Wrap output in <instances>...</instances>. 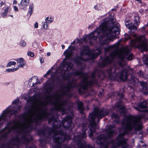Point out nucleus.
<instances>
[{
	"label": "nucleus",
	"mask_w": 148,
	"mask_h": 148,
	"mask_svg": "<svg viewBox=\"0 0 148 148\" xmlns=\"http://www.w3.org/2000/svg\"><path fill=\"white\" fill-rule=\"evenodd\" d=\"M119 26V24L110 15L108 18L104 19L99 27L90 34L84 35L82 39H75L71 43L69 49L71 48L74 49L75 47L71 46L75 42L79 44L88 43L91 45H94L96 48L90 51L88 45H83L80 47L79 49V56H76L74 59L79 69L72 73V75L73 77L79 76L82 81L78 84L76 83V79H73L72 81H70L62 88L59 94L57 93L53 95V101H65L63 99V97H70L72 96L70 91L71 88L78 87L79 93H84L88 86L97 84L95 77L97 70L93 71L90 77L87 73H84L82 71L86 67L85 61L89 59L96 58L101 53L103 45H107L110 41H113L119 38L116 35L120 31Z\"/></svg>",
	"instance_id": "nucleus-1"
},
{
	"label": "nucleus",
	"mask_w": 148,
	"mask_h": 148,
	"mask_svg": "<svg viewBox=\"0 0 148 148\" xmlns=\"http://www.w3.org/2000/svg\"><path fill=\"white\" fill-rule=\"evenodd\" d=\"M19 101L18 98L14 99L11 104L3 111L0 115V128L7 120L8 117L10 118L12 115H16L21 111V106L18 105ZM28 102H31L33 105L31 109L26 113L19 115L20 120L14 119L8 122L0 131L2 140L7 139L11 132L16 135L15 137L12 138L7 144L3 145V148H20L22 144L30 143L32 137L29 132L35 129L42 120L48 119L49 114L47 109L44 108L48 104V101L40 102L33 96L29 98Z\"/></svg>",
	"instance_id": "nucleus-2"
},
{
	"label": "nucleus",
	"mask_w": 148,
	"mask_h": 148,
	"mask_svg": "<svg viewBox=\"0 0 148 148\" xmlns=\"http://www.w3.org/2000/svg\"><path fill=\"white\" fill-rule=\"evenodd\" d=\"M122 40H119L115 44L107 48H104L106 51H111L109 55L105 58L99 64L100 67H103L112 63L114 60L116 59L118 64L120 66L119 69L115 67H111L106 71V74L112 80L116 79L124 81L126 80L129 74L133 73L132 69L127 68H124L126 64L125 59L129 60L133 58V54L130 53V50L127 47L119 49L120 43Z\"/></svg>",
	"instance_id": "nucleus-3"
},
{
	"label": "nucleus",
	"mask_w": 148,
	"mask_h": 148,
	"mask_svg": "<svg viewBox=\"0 0 148 148\" xmlns=\"http://www.w3.org/2000/svg\"><path fill=\"white\" fill-rule=\"evenodd\" d=\"M108 113V110L106 108L95 109L93 112L90 114L88 118L90 122L89 130L88 131V136L90 138L93 139V134L95 132V130L99 127L95 122V118H97L98 120H99L107 115Z\"/></svg>",
	"instance_id": "nucleus-4"
},
{
	"label": "nucleus",
	"mask_w": 148,
	"mask_h": 148,
	"mask_svg": "<svg viewBox=\"0 0 148 148\" xmlns=\"http://www.w3.org/2000/svg\"><path fill=\"white\" fill-rule=\"evenodd\" d=\"M73 53V51L71 49H67L64 52L65 58L63 60V62L60 64V69L56 71V73H58V75L64 80L68 79V77H67L66 71L70 70L73 67L71 61L70 62L68 60Z\"/></svg>",
	"instance_id": "nucleus-5"
},
{
	"label": "nucleus",
	"mask_w": 148,
	"mask_h": 148,
	"mask_svg": "<svg viewBox=\"0 0 148 148\" xmlns=\"http://www.w3.org/2000/svg\"><path fill=\"white\" fill-rule=\"evenodd\" d=\"M132 36L135 39L131 40L130 42L131 45L138 48L142 51H146L147 47V41L145 37L143 36H140L136 38V34H134L132 35L125 34V38L126 41L131 39Z\"/></svg>",
	"instance_id": "nucleus-6"
},
{
	"label": "nucleus",
	"mask_w": 148,
	"mask_h": 148,
	"mask_svg": "<svg viewBox=\"0 0 148 148\" xmlns=\"http://www.w3.org/2000/svg\"><path fill=\"white\" fill-rule=\"evenodd\" d=\"M134 23H128L129 21H128L125 22V25L127 28L131 30H137L140 23L139 17L138 16H134Z\"/></svg>",
	"instance_id": "nucleus-7"
},
{
	"label": "nucleus",
	"mask_w": 148,
	"mask_h": 148,
	"mask_svg": "<svg viewBox=\"0 0 148 148\" xmlns=\"http://www.w3.org/2000/svg\"><path fill=\"white\" fill-rule=\"evenodd\" d=\"M122 102L119 101V102L116 103L115 104V107L117 108L119 112L121 114H125L126 110L124 106L122 105Z\"/></svg>",
	"instance_id": "nucleus-8"
},
{
	"label": "nucleus",
	"mask_w": 148,
	"mask_h": 148,
	"mask_svg": "<svg viewBox=\"0 0 148 148\" xmlns=\"http://www.w3.org/2000/svg\"><path fill=\"white\" fill-rule=\"evenodd\" d=\"M53 87V83H51L49 81H48L45 83L43 88L46 93H49L51 91Z\"/></svg>",
	"instance_id": "nucleus-9"
},
{
	"label": "nucleus",
	"mask_w": 148,
	"mask_h": 148,
	"mask_svg": "<svg viewBox=\"0 0 148 148\" xmlns=\"http://www.w3.org/2000/svg\"><path fill=\"white\" fill-rule=\"evenodd\" d=\"M29 3V0H21L20 3L18 4L19 9L21 10H26Z\"/></svg>",
	"instance_id": "nucleus-10"
},
{
	"label": "nucleus",
	"mask_w": 148,
	"mask_h": 148,
	"mask_svg": "<svg viewBox=\"0 0 148 148\" xmlns=\"http://www.w3.org/2000/svg\"><path fill=\"white\" fill-rule=\"evenodd\" d=\"M140 85L142 87L143 90H145V91H143L144 94L147 95L148 94V86L147 83L144 82H140Z\"/></svg>",
	"instance_id": "nucleus-11"
},
{
	"label": "nucleus",
	"mask_w": 148,
	"mask_h": 148,
	"mask_svg": "<svg viewBox=\"0 0 148 148\" xmlns=\"http://www.w3.org/2000/svg\"><path fill=\"white\" fill-rule=\"evenodd\" d=\"M10 8L9 6H7L3 8L1 14V16L3 18H6Z\"/></svg>",
	"instance_id": "nucleus-12"
},
{
	"label": "nucleus",
	"mask_w": 148,
	"mask_h": 148,
	"mask_svg": "<svg viewBox=\"0 0 148 148\" xmlns=\"http://www.w3.org/2000/svg\"><path fill=\"white\" fill-rule=\"evenodd\" d=\"M38 78L36 77H33L29 80V85L31 84V83H32V86H35L38 83Z\"/></svg>",
	"instance_id": "nucleus-13"
},
{
	"label": "nucleus",
	"mask_w": 148,
	"mask_h": 148,
	"mask_svg": "<svg viewBox=\"0 0 148 148\" xmlns=\"http://www.w3.org/2000/svg\"><path fill=\"white\" fill-rule=\"evenodd\" d=\"M18 63H19V66L21 67H23L25 65V60L23 58H20L15 60Z\"/></svg>",
	"instance_id": "nucleus-14"
},
{
	"label": "nucleus",
	"mask_w": 148,
	"mask_h": 148,
	"mask_svg": "<svg viewBox=\"0 0 148 148\" xmlns=\"http://www.w3.org/2000/svg\"><path fill=\"white\" fill-rule=\"evenodd\" d=\"M112 118L113 120L117 123L119 122V116L117 114L113 113L112 115Z\"/></svg>",
	"instance_id": "nucleus-15"
},
{
	"label": "nucleus",
	"mask_w": 148,
	"mask_h": 148,
	"mask_svg": "<svg viewBox=\"0 0 148 148\" xmlns=\"http://www.w3.org/2000/svg\"><path fill=\"white\" fill-rule=\"evenodd\" d=\"M34 4L33 3H31L29 5L28 13L31 16L33 13L34 11Z\"/></svg>",
	"instance_id": "nucleus-16"
},
{
	"label": "nucleus",
	"mask_w": 148,
	"mask_h": 148,
	"mask_svg": "<svg viewBox=\"0 0 148 148\" xmlns=\"http://www.w3.org/2000/svg\"><path fill=\"white\" fill-rule=\"evenodd\" d=\"M140 77H142L145 79H147L148 78V76L147 75H144L142 71L140 70L137 74Z\"/></svg>",
	"instance_id": "nucleus-17"
},
{
	"label": "nucleus",
	"mask_w": 148,
	"mask_h": 148,
	"mask_svg": "<svg viewBox=\"0 0 148 148\" xmlns=\"http://www.w3.org/2000/svg\"><path fill=\"white\" fill-rule=\"evenodd\" d=\"M78 108L79 110H80V113L81 114H82L83 112L84 109L82 102H80L79 103L78 105Z\"/></svg>",
	"instance_id": "nucleus-18"
},
{
	"label": "nucleus",
	"mask_w": 148,
	"mask_h": 148,
	"mask_svg": "<svg viewBox=\"0 0 148 148\" xmlns=\"http://www.w3.org/2000/svg\"><path fill=\"white\" fill-rule=\"evenodd\" d=\"M53 21V18L51 17H47L45 19V21L49 24L51 23Z\"/></svg>",
	"instance_id": "nucleus-19"
},
{
	"label": "nucleus",
	"mask_w": 148,
	"mask_h": 148,
	"mask_svg": "<svg viewBox=\"0 0 148 148\" xmlns=\"http://www.w3.org/2000/svg\"><path fill=\"white\" fill-rule=\"evenodd\" d=\"M26 45V42L23 40H21L19 42V45L21 47H24Z\"/></svg>",
	"instance_id": "nucleus-20"
},
{
	"label": "nucleus",
	"mask_w": 148,
	"mask_h": 148,
	"mask_svg": "<svg viewBox=\"0 0 148 148\" xmlns=\"http://www.w3.org/2000/svg\"><path fill=\"white\" fill-rule=\"evenodd\" d=\"M42 25L44 29H46L47 28L48 24L45 21L42 22Z\"/></svg>",
	"instance_id": "nucleus-21"
},
{
	"label": "nucleus",
	"mask_w": 148,
	"mask_h": 148,
	"mask_svg": "<svg viewBox=\"0 0 148 148\" xmlns=\"http://www.w3.org/2000/svg\"><path fill=\"white\" fill-rule=\"evenodd\" d=\"M16 64V62L14 61H11L9 62L8 64L6 67H9L11 66L12 65H15Z\"/></svg>",
	"instance_id": "nucleus-22"
},
{
	"label": "nucleus",
	"mask_w": 148,
	"mask_h": 148,
	"mask_svg": "<svg viewBox=\"0 0 148 148\" xmlns=\"http://www.w3.org/2000/svg\"><path fill=\"white\" fill-rule=\"evenodd\" d=\"M123 89H121L119 92H117V94L119 96L123 98Z\"/></svg>",
	"instance_id": "nucleus-23"
},
{
	"label": "nucleus",
	"mask_w": 148,
	"mask_h": 148,
	"mask_svg": "<svg viewBox=\"0 0 148 148\" xmlns=\"http://www.w3.org/2000/svg\"><path fill=\"white\" fill-rule=\"evenodd\" d=\"M143 62L146 65H148V58L147 56H144L143 58Z\"/></svg>",
	"instance_id": "nucleus-24"
},
{
	"label": "nucleus",
	"mask_w": 148,
	"mask_h": 148,
	"mask_svg": "<svg viewBox=\"0 0 148 148\" xmlns=\"http://www.w3.org/2000/svg\"><path fill=\"white\" fill-rule=\"evenodd\" d=\"M53 69V68H51V69L49 70L46 73V74L44 75V77H46L47 76L49 75L51 72L52 70Z\"/></svg>",
	"instance_id": "nucleus-25"
},
{
	"label": "nucleus",
	"mask_w": 148,
	"mask_h": 148,
	"mask_svg": "<svg viewBox=\"0 0 148 148\" xmlns=\"http://www.w3.org/2000/svg\"><path fill=\"white\" fill-rule=\"evenodd\" d=\"M27 55L28 56H30L31 57H33L34 56V53L32 52L28 51L27 53Z\"/></svg>",
	"instance_id": "nucleus-26"
},
{
	"label": "nucleus",
	"mask_w": 148,
	"mask_h": 148,
	"mask_svg": "<svg viewBox=\"0 0 148 148\" xmlns=\"http://www.w3.org/2000/svg\"><path fill=\"white\" fill-rule=\"evenodd\" d=\"M13 68L11 69H7L6 70V71L8 72H14V70Z\"/></svg>",
	"instance_id": "nucleus-27"
},
{
	"label": "nucleus",
	"mask_w": 148,
	"mask_h": 148,
	"mask_svg": "<svg viewBox=\"0 0 148 148\" xmlns=\"http://www.w3.org/2000/svg\"><path fill=\"white\" fill-rule=\"evenodd\" d=\"M87 124L85 123V139L86 138L87 136L86 134V132L87 130Z\"/></svg>",
	"instance_id": "nucleus-28"
},
{
	"label": "nucleus",
	"mask_w": 148,
	"mask_h": 148,
	"mask_svg": "<svg viewBox=\"0 0 148 148\" xmlns=\"http://www.w3.org/2000/svg\"><path fill=\"white\" fill-rule=\"evenodd\" d=\"M40 60L41 63H43L44 62V58L43 57H40Z\"/></svg>",
	"instance_id": "nucleus-29"
},
{
	"label": "nucleus",
	"mask_w": 148,
	"mask_h": 148,
	"mask_svg": "<svg viewBox=\"0 0 148 148\" xmlns=\"http://www.w3.org/2000/svg\"><path fill=\"white\" fill-rule=\"evenodd\" d=\"M38 27V23L37 22H36L34 25V27L37 28Z\"/></svg>",
	"instance_id": "nucleus-30"
},
{
	"label": "nucleus",
	"mask_w": 148,
	"mask_h": 148,
	"mask_svg": "<svg viewBox=\"0 0 148 148\" xmlns=\"http://www.w3.org/2000/svg\"><path fill=\"white\" fill-rule=\"evenodd\" d=\"M19 68H21V67L19 66V65H18V66L16 67V68H13L14 72L18 70Z\"/></svg>",
	"instance_id": "nucleus-31"
},
{
	"label": "nucleus",
	"mask_w": 148,
	"mask_h": 148,
	"mask_svg": "<svg viewBox=\"0 0 148 148\" xmlns=\"http://www.w3.org/2000/svg\"><path fill=\"white\" fill-rule=\"evenodd\" d=\"M13 7H14V9L15 11H18V8L16 6H14Z\"/></svg>",
	"instance_id": "nucleus-32"
},
{
	"label": "nucleus",
	"mask_w": 148,
	"mask_h": 148,
	"mask_svg": "<svg viewBox=\"0 0 148 148\" xmlns=\"http://www.w3.org/2000/svg\"><path fill=\"white\" fill-rule=\"evenodd\" d=\"M140 148H146V145H143L141 146Z\"/></svg>",
	"instance_id": "nucleus-33"
},
{
	"label": "nucleus",
	"mask_w": 148,
	"mask_h": 148,
	"mask_svg": "<svg viewBox=\"0 0 148 148\" xmlns=\"http://www.w3.org/2000/svg\"><path fill=\"white\" fill-rule=\"evenodd\" d=\"M94 8L96 10H98V5H96L94 6Z\"/></svg>",
	"instance_id": "nucleus-34"
},
{
	"label": "nucleus",
	"mask_w": 148,
	"mask_h": 148,
	"mask_svg": "<svg viewBox=\"0 0 148 148\" xmlns=\"http://www.w3.org/2000/svg\"><path fill=\"white\" fill-rule=\"evenodd\" d=\"M29 148H36V147L35 145H33L31 147H29Z\"/></svg>",
	"instance_id": "nucleus-35"
},
{
	"label": "nucleus",
	"mask_w": 148,
	"mask_h": 148,
	"mask_svg": "<svg viewBox=\"0 0 148 148\" xmlns=\"http://www.w3.org/2000/svg\"><path fill=\"white\" fill-rule=\"evenodd\" d=\"M13 3L14 4H16L17 3V2L16 0H14L13 2Z\"/></svg>",
	"instance_id": "nucleus-36"
},
{
	"label": "nucleus",
	"mask_w": 148,
	"mask_h": 148,
	"mask_svg": "<svg viewBox=\"0 0 148 148\" xmlns=\"http://www.w3.org/2000/svg\"><path fill=\"white\" fill-rule=\"evenodd\" d=\"M4 3L3 1H1L0 3V6H2V5L4 4Z\"/></svg>",
	"instance_id": "nucleus-37"
},
{
	"label": "nucleus",
	"mask_w": 148,
	"mask_h": 148,
	"mask_svg": "<svg viewBox=\"0 0 148 148\" xmlns=\"http://www.w3.org/2000/svg\"><path fill=\"white\" fill-rule=\"evenodd\" d=\"M51 55L50 52H48L47 53V55L48 56H49Z\"/></svg>",
	"instance_id": "nucleus-38"
},
{
	"label": "nucleus",
	"mask_w": 148,
	"mask_h": 148,
	"mask_svg": "<svg viewBox=\"0 0 148 148\" xmlns=\"http://www.w3.org/2000/svg\"><path fill=\"white\" fill-rule=\"evenodd\" d=\"M62 49H64L65 48V46L64 45H62Z\"/></svg>",
	"instance_id": "nucleus-39"
},
{
	"label": "nucleus",
	"mask_w": 148,
	"mask_h": 148,
	"mask_svg": "<svg viewBox=\"0 0 148 148\" xmlns=\"http://www.w3.org/2000/svg\"><path fill=\"white\" fill-rule=\"evenodd\" d=\"M0 67L1 68H3L4 67V66L2 65H0Z\"/></svg>",
	"instance_id": "nucleus-40"
},
{
	"label": "nucleus",
	"mask_w": 148,
	"mask_h": 148,
	"mask_svg": "<svg viewBox=\"0 0 148 148\" xmlns=\"http://www.w3.org/2000/svg\"><path fill=\"white\" fill-rule=\"evenodd\" d=\"M134 79V77H133L132 78V79L133 81Z\"/></svg>",
	"instance_id": "nucleus-41"
},
{
	"label": "nucleus",
	"mask_w": 148,
	"mask_h": 148,
	"mask_svg": "<svg viewBox=\"0 0 148 148\" xmlns=\"http://www.w3.org/2000/svg\"><path fill=\"white\" fill-rule=\"evenodd\" d=\"M143 143V141H140V142H139V143Z\"/></svg>",
	"instance_id": "nucleus-42"
},
{
	"label": "nucleus",
	"mask_w": 148,
	"mask_h": 148,
	"mask_svg": "<svg viewBox=\"0 0 148 148\" xmlns=\"http://www.w3.org/2000/svg\"><path fill=\"white\" fill-rule=\"evenodd\" d=\"M10 16L12 17H13V16L12 15H10Z\"/></svg>",
	"instance_id": "nucleus-43"
},
{
	"label": "nucleus",
	"mask_w": 148,
	"mask_h": 148,
	"mask_svg": "<svg viewBox=\"0 0 148 148\" xmlns=\"http://www.w3.org/2000/svg\"><path fill=\"white\" fill-rule=\"evenodd\" d=\"M112 11H114V9H112Z\"/></svg>",
	"instance_id": "nucleus-44"
},
{
	"label": "nucleus",
	"mask_w": 148,
	"mask_h": 148,
	"mask_svg": "<svg viewBox=\"0 0 148 148\" xmlns=\"http://www.w3.org/2000/svg\"><path fill=\"white\" fill-rule=\"evenodd\" d=\"M26 148H27V147H28V146H26Z\"/></svg>",
	"instance_id": "nucleus-45"
}]
</instances>
